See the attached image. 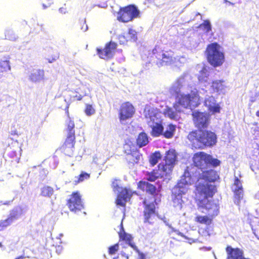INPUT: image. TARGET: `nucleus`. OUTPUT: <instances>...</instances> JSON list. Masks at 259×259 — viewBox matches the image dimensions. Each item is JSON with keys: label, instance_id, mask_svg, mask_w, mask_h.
Listing matches in <instances>:
<instances>
[{"label": "nucleus", "instance_id": "2eb2a0df", "mask_svg": "<svg viewBox=\"0 0 259 259\" xmlns=\"http://www.w3.org/2000/svg\"><path fill=\"white\" fill-rule=\"evenodd\" d=\"M67 205L71 211L76 212L83 208L81 196L78 192L73 193L68 200Z\"/></svg>", "mask_w": 259, "mask_h": 259}, {"label": "nucleus", "instance_id": "a211bd4d", "mask_svg": "<svg viewBox=\"0 0 259 259\" xmlns=\"http://www.w3.org/2000/svg\"><path fill=\"white\" fill-rule=\"evenodd\" d=\"M116 46L117 45L115 42L110 41L106 45L103 50L98 49V54L100 58L104 60L109 59L113 57Z\"/></svg>", "mask_w": 259, "mask_h": 259}, {"label": "nucleus", "instance_id": "f03ea898", "mask_svg": "<svg viewBox=\"0 0 259 259\" xmlns=\"http://www.w3.org/2000/svg\"><path fill=\"white\" fill-rule=\"evenodd\" d=\"M193 159L195 166L198 169L193 174L192 176L189 173V178H193L194 182L197 179L196 184L201 179L207 181L210 184L214 182L219 178L218 174L214 170L211 169L206 170L211 166L219 165L220 164L219 160L213 158L211 156L204 152L195 153Z\"/></svg>", "mask_w": 259, "mask_h": 259}, {"label": "nucleus", "instance_id": "c9c22d12", "mask_svg": "<svg viewBox=\"0 0 259 259\" xmlns=\"http://www.w3.org/2000/svg\"><path fill=\"white\" fill-rule=\"evenodd\" d=\"M200 27L203 28L207 33H208L211 29V24L208 20H205L202 24H200Z\"/></svg>", "mask_w": 259, "mask_h": 259}, {"label": "nucleus", "instance_id": "4468645a", "mask_svg": "<svg viewBox=\"0 0 259 259\" xmlns=\"http://www.w3.org/2000/svg\"><path fill=\"white\" fill-rule=\"evenodd\" d=\"M135 112L134 106L129 102L121 104L119 110V119L121 123H124L127 119L132 118Z\"/></svg>", "mask_w": 259, "mask_h": 259}, {"label": "nucleus", "instance_id": "3c124183", "mask_svg": "<svg viewBox=\"0 0 259 259\" xmlns=\"http://www.w3.org/2000/svg\"><path fill=\"white\" fill-rule=\"evenodd\" d=\"M157 50H156V49H154V50H153V54H156V53H157Z\"/></svg>", "mask_w": 259, "mask_h": 259}, {"label": "nucleus", "instance_id": "58836bf2", "mask_svg": "<svg viewBox=\"0 0 259 259\" xmlns=\"http://www.w3.org/2000/svg\"><path fill=\"white\" fill-rule=\"evenodd\" d=\"M119 249L118 244H116L109 248V253L110 254H114Z\"/></svg>", "mask_w": 259, "mask_h": 259}, {"label": "nucleus", "instance_id": "4d7b16f0", "mask_svg": "<svg viewBox=\"0 0 259 259\" xmlns=\"http://www.w3.org/2000/svg\"><path fill=\"white\" fill-rule=\"evenodd\" d=\"M59 11L61 12H63V9L62 8H60L59 9Z\"/></svg>", "mask_w": 259, "mask_h": 259}, {"label": "nucleus", "instance_id": "8fccbe9b", "mask_svg": "<svg viewBox=\"0 0 259 259\" xmlns=\"http://www.w3.org/2000/svg\"><path fill=\"white\" fill-rule=\"evenodd\" d=\"M172 230L173 231L175 232H177L178 234H181V233L179 232L178 231L176 230H175L174 228H172Z\"/></svg>", "mask_w": 259, "mask_h": 259}, {"label": "nucleus", "instance_id": "2f4dec72", "mask_svg": "<svg viewBox=\"0 0 259 259\" xmlns=\"http://www.w3.org/2000/svg\"><path fill=\"white\" fill-rule=\"evenodd\" d=\"M5 36L6 38L11 40H15L17 38V36L15 34L13 30L10 29L6 30Z\"/></svg>", "mask_w": 259, "mask_h": 259}, {"label": "nucleus", "instance_id": "49530a36", "mask_svg": "<svg viewBox=\"0 0 259 259\" xmlns=\"http://www.w3.org/2000/svg\"><path fill=\"white\" fill-rule=\"evenodd\" d=\"M51 4H49V6H46L45 4H42V7L44 9H46L47 8L50 7L51 6Z\"/></svg>", "mask_w": 259, "mask_h": 259}, {"label": "nucleus", "instance_id": "a19ab883", "mask_svg": "<svg viewBox=\"0 0 259 259\" xmlns=\"http://www.w3.org/2000/svg\"><path fill=\"white\" fill-rule=\"evenodd\" d=\"M119 39L120 44H124L125 41H126V36L125 35H120L119 37Z\"/></svg>", "mask_w": 259, "mask_h": 259}, {"label": "nucleus", "instance_id": "7c9ffc66", "mask_svg": "<svg viewBox=\"0 0 259 259\" xmlns=\"http://www.w3.org/2000/svg\"><path fill=\"white\" fill-rule=\"evenodd\" d=\"M126 40L136 41L137 39V32L132 29H130L128 33L125 34Z\"/></svg>", "mask_w": 259, "mask_h": 259}, {"label": "nucleus", "instance_id": "de8ad7c7", "mask_svg": "<svg viewBox=\"0 0 259 259\" xmlns=\"http://www.w3.org/2000/svg\"><path fill=\"white\" fill-rule=\"evenodd\" d=\"M10 204V201H7L3 203V204H4V205H9Z\"/></svg>", "mask_w": 259, "mask_h": 259}, {"label": "nucleus", "instance_id": "20e7f679", "mask_svg": "<svg viewBox=\"0 0 259 259\" xmlns=\"http://www.w3.org/2000/svg\"><path fill=\"white\" fill-rule=\"evenodd\" d=\"M144 115L148 125L151 128V135L154 137L161 135L164 130L161 123L162 113L157 108L147 105L144 109Z\"/></svg>", "mask_w": 259, "mask_h": 259}, {"label": "nucleus", "instance_id": "f704fd0d", "mask_svg": "<svg viewBox=\"0 0 259 259\" xmlns=\"http://www.w3.org/2000/svg\"><path fill=\"white\" fill-rule=\"evenodd\" d=\"M84 112L87 115L91 116L95 114V109L92 105L86 104Z\"/></svg>", "mask_w": 259, "mask_h": 259}, {"label": "nucleus", "instance_id": "603ef678", "mask_svg": "<svg viewBox=\"0 0 259 259\" xmlns=\"http://www.w3.org/2000/svg\"><path fill=\"white\" fill-rule=\"evenodd\" d=\"M256 116L259 117V110L256 112Z\"/></svg>", "mask_w": 259, "mask_h": 259}, {"label": "nucleus", "instance_id": "37998d69", "mask_svg": "<svg viewBox=\"0 0 259 259\" xmlns=\"http://www.w3.org/2000/svg\"><path fill=\"white\" fill-rule=\"evenodd\" d=\"M88 29V25L84 23V24L83 25V26L81 27V30H82L83 31L85 32L87 31Z\"/></svg>", "mask_w": 259, "mask_h": 259}, {"label": "nucleus", "instance_id": "72a5a7b5", "mask_svg": "<svg viewBox=\"0 0 259 259\" xmlns=\"http://www.w3.org/2000/svg\"><path fill=\"white\" fill-rule=\"evenodd\" d=\"M13 222L11 221V219L8 218L5 220H2L0 221V231L3 230L7 227L10 225Z\"/></svg>", "mask_w": 259, "mask_h": 259}, {"label": "nucleus", "instance_id": "a878e982", "mask_svg": "<svg viewBox=\"0 0 259 259\" xmlns=\"http://www.w3.org/2000/svg\"><path fill=\"white\" fill-rule=\"evenodd\" d=\"M137 142L140 147L145 146L148 143V139L147 135L144 133L140 134L137 138Z\"/></svg>", "mask_w": 259, "mask_h": 259}, {"label": "nucleus", "instance_id": "c756f323", "mask_svg": "<svg viewBox=\"0 0 259 259\" xmlns=\"http://www.w3.org/2000/svg\"><path fill=\"white\" fill-rule=\"evenodd\" d=\"M54 192L53 189L51 187L45 186L41 190V195L45 197H51Z\"/></svg>", "mask_w": 259, "mask_h": 259}, {"label": "nucleus", "instance_id": "423d86ee", "mask_svg": "<svg viewBox=\"0 0 259 259\" xmlns=\"http://www.w3.org/2000/svg\"><path fill=\"white\" fill-rule=\"evenodd\" d=\"M188 139L195 148L201 149L204 146L211 147L217 143L216 135L210 131H197L190 133Z\"/></svg>", "mask_w": 259, "mask_h": 259}, {"label": "nucleus", "instance_id": "09e8293b", "mask_svg": "<svg viewBox=\"0 0 259 259\" xmlns=\"http://www.w3.org/2000/svg\"><path fill=\"white\" fill-rule=\"evenodd\" d=\"M62 236H63V234H60L59 235V236L57 237V238L58 239H61V237H62Z\"/></svg>", "mask_w": 259, "mask_h": 259}, {"label": "nucleus", "instance_id": "a18cd8bd", "mask_svg": "<svg viewBox=\"0 0 259 259\" xmlns=\"http://www.w3.org/2000/svg\"><path fill=\"white\" fill-rule=\"evenodd\" d=\"M93 161L95 163H97V164H99V163L98 161V157H97V156H95V157H94Z\"/></svg>", "mask_w": 259, "mask_h": 259}, {"label": "nucleus", "instance_id": "ea45409f", "mask_svg": "<svg viewBox=\"0 0 259 259\" xmlns=\"http://www.w3.org/2000/svg\"><path fill=\"white\" fill-rule=\"evenodd\" d=\"M133 157V161L134 162L137 163L140 159L141 155L138 152H134L131 155Z\"/></svg>", "mask_w": 259, "mask_h": 259}, {"label": "nucleus", "instance_id": "79ce46f5", "mask_svg": "<svg viewBox=\"0 0 259 259\" xmlns=\"http://www.w3.org/2000/svg\"><path fill=\"white\" fill-rule=\"evenodd\" d=\"M127 244H128V245L131 246L134 250H136L138 252H139L138 248L134 243H132L131 241L128 242Z\"/></svg>", "mask_w": 259, "mask_h": 259}, {"label": "nucleus", "instance_id": "1a4fd4ad", "mask_svg": "<svg viewBox=\"0 0 259 259\" xmlns=\"http://www.w3.org/2000/svg\"><path fill=\"white\" fill-rule=\"evenodd\" d=\"M206 54L208 61L214 67L222 65L224 62V54L221 47L217 43H212L208 46Z\"/></svg>", "mask_w": 259, "mask_h": 259}, {"label": "nucleus", "instance_id": "f3484780", "mask_svg": "<svg viewBox=\"0 0 259 259\" xmlns=\"http://www.w3.org/2000/svg\"><path fill=\"white\" fill-rule=\"evenodd\" d=\"M232 190L234 194V202L239 205L243 197V189L241 182L236 177H235Z\"/></svg>", "mask_w": 259, "mask_h": 259}, {"label": "nucleus", "instance_id": "4c0bfd02", "mask_svg": "<svg viewBox=\"0 0 259 259\" xmlns=\"http://www.w3.org/2000/svg\"><path fill=\"white\" fill-rule=\"evenodd\" d=\"M89 177H90V175L88 174L85 173V172L81 173L80 175L79 178L78 179L77 183H79V182L83 181L84 180L88 179L89 178ZM75 182H76V181L75 180Z\"/></svg>", "mask_w": 259, "mask_h": 259}, {"label": "nucleus", "instance_id": "473e14b6", "mask_svg": "<svg viewBox=\"0 0 259 259\" xmlns=\"http://www.w3.org/2000/svg\"><path fill=\"white\" fill-rule=\"evenodd\" d=\"M196 220L201 224L209 225L211 223V220L207 216H198Z\"/></svg>", "mask_w": 259, "mask_h": 259}, {"label": "nucleus", "instance_id": "aec40b11", "mask_svg": "<svg viewBox=\"0 0 259 259\" xmlns=\"http://www.w3.org/2000/svg\"><path fill=\"white\" fill-rule=\"evenodd\" d=\"M198 68H201V70L199 71V73L198 75V79L199 81L201 83H203L205 86L207 84H209V82H208V76H209V72L208 69L209 67L205 66L204 65H199Z\"/></svg>", "mask_w": 259, "mask_h": 259}, {"label": "nucleus", "instance_id": "39448f33", "mask_svg": "<svg viewBox=\"0 0 259 259\" xmlns=\"http://www.w3.org/2000/svg\"><path fill=\"white\" fill-rule=\"evenodd\" d=\"M193 183V178H189V172L185 170L178 184L172 189L171 199L174 207L182 208L183 203L182 195L187 192L188 186Z\"/></svg>", "mask_w": 259, "mask_h": 259}, {"label": "nucleus", "instance_id": "9d476101", "mask_svg": "<svg viewBox=\"0 0 259 259\" xmlns=\"http://www.w3.org/2000/svg\"><path fill=\"white\" fill-rule=\"evenodd\" d=\"M139 15V11L133 5H130L120 10L117 18L119 21L127 22L137 18Z\"/></svg>", "mask_w": 259, "mask_h": 259}, {"label": "nucleus", "instance_id": "c85d7f7f", "mask_svg": "<svg viewBox=\"0 0 259 259\" xmlns=\"http://www.w3.org/2000/svg\"><path fill=\"white\" fill-rule=\"evenodd\" d=\"M161 158V155L159 152H156L151 155L149 162L151 165L154 166Z\"/></svg>", "mask_w": 259, "mask_h": 259}, {"label": "nucleus", "instance_id": "6ab92c4d", "mask_svg": "<svg viewBox=\"0 0 259 259\" xmlns=\"http://www.w3.org/2000/svg\"><path fill=\"white\" fill-rule=\"evenodd\" d=\"M74 123L73 121L71 120L70 117H68L67 120V132L68 136L65 146L67 148H72L73 147V141L74 140Z\"/></svg>", "mask_w": 259, "mask_h": 259}, {"label": "nucleus", "instance_id": "f8f14e48", "mask_svg": "<svg viewBox=\"0 0 259 259\" xmlns=\"http://www.w3.org/2000/svg\"><path fill=\"white\" fill-rule=\"evenodd\" d=\"M174 53L171 51H161L155 55L156 58L159 60L157 64L159 67L175 64L177 58L174 57Z\"/></svg>", "mask_w": 259, "mask_h": 259}, {"label": "nucleus", "instance_id": "13d9d810", "mask_svg": "<svg viewBox=\"0 0 259 259\" xmlns=\"http://www.w3.org/2000/svg\"><path fill=\"white\" fill-rule=\"evenodd\" d=\"M2 246V244L1 243H0V247H1Z\"/></svg>", "mask_w": 259, "mask_h": 259}, {"label": "nucleus", "instance_id": "c03bdc74", "mask_svg": "<svg viewBox=\"0 0 259 259\" xmlns=\"http://www.w3.org/2000/svg\"><path fill=\"white\" fill-rule=\"evenodd\" d=\"M139 258L138 259H145V255L142 253L139 252Z\"/></svg>", "mask_w": 259, "mask_h": 259}, {"label": "nucleus", "instance_id": "7ed1b4c3", "mask_svg": "<svg viewBox=\"0 0 259 259\" xmlns=\"http://www.w3.org/2000/svg\"><path fill=\"white\" fill-rule=\"evenodd\" d=\"M196 197L198 209L203 213L212 217L217 215L219 207L217 203L211 202L208 198L212 197L215 191V187L204 179H200L196 184Z\"/></svg>", "mask_w": 259, "mask_h": 259}, {"label": "nucleus", "instance_id": "6e6d98bb", "mask_svg": "<svg viewBox=\"0 0 259 259\" xmlns=\"http://www.w3.org/2000/svg\"><path fill=\"white\" fill-rule=\"evenodd\" d=\"M180 59H182L183 60V61H184L185 60L184 57H181V58H180Z\"/></svg>", "mask_w": 259, "mask_h": 259}, {"label": "nucleus", "instance_id": "bb28decb", "mask_svg": "<svg viewBox=\"0 0 259 259\" xmlns=\"http://www.w3.org/2000/svg\"><path fill=\"white\" fill-rule=\"evenodd\" d=\"M175 130L176 126L172 124H169L163 132V136L166 138H170L173 136Z\"/></svg>", "mask_w": 259, "mask_h": 259}, {"label": "nucleus", "instance_id": "9b49d317", "mask_svg": "<svg viewBox=\"0 0 259 259\" xmlns=\"http://www.w3.org/2000/svg\"><path fill=\"white\" fill-rule=\"evenodd\" d=\"M112 187L115 192L119 193L116 201V204L121 206H125V203L130 200L132 196L131 191L119 187L117 181L113 182Z\"/></svg>", "mask_w": 259, "mask_h": 259}, {"label": "nucleus", "instance_id": "dca6fc26", "mask_svg": "<svg viewBox=\"0 0 259 259\" xmlns=\"http://www.w3.org/2000/svg\"><path fill=\"white\" fill-rule=\"evenodd\" d=\"M194 121L198 128H205L209 123V115L204 112L194 111L193 112Z\"/></svg>", "mask_w": 259, "mask_h": 259}, {"label": "nucleus", "instance_id": "6e6552de", "mask_svg": "<svg viewBox=\"0 0 259 259\" xmlns=\"http://www.w3.org/2000/svg\"><path fill=\"white\" fill-rule=\"evenodd\" d=\"M140 187L143 190L146 191L147 192L149 193L151 195L150 200L146 199L144 203L145 205V209L144 210V215L145 219L148 220L150 218L151 214L154 213L155 209V205L154 202L156 203V199L155 198V194L156 193V189L154 186L149 184L147 182H141L140 184Z\"/></svg>", "mask_w": 259, "mask_h": 259}, {"label": "nucleus", "instance_id": "864d4df0", "mask_svg": "<svg viewBox=\"0 0 259 259\" xmlns=\"http://www.w3.org/2000/svg\"><path fill=\"white\" fill-rule=\"evenodd\" d=\"M81 98H81V96H79L78 97V98H77V100H80L81 99Z\"/></svg>", "mask_w": 259, "mask_h": 259}, {"label": "nucleus", "instance_id": "f257e3e1", "mask_svg": "<svg viewBox=\"0 0 259 259\" xmlns=\"http://www.w3.org/2000/svg\"><path fill=\"white\" fill-rule=\"evenodd\" d=\"M191 76L185 74L175 82L169 89L170 94L177 95L174 104L175 109L183 111L184 109L195 108L199 104L200 97L196 89L189 87Z\"/></svg>", "mask_w": 259, "mask_h": 259}, {"label": "nucleus", "instance_id": "5fc2aeb1", "mask_svg": "<svg viewBox=\"0 0 259 259\" xmlns=\"http://www.w3.org/2000/svg\"><path fill=\"white\" fill-rule=\"evenodd\" d=\"M16 259H23V257L22 256H19L18 257V258H16Z\"/></svg>", "mask_w": 259, "mask_h": 259}, {"label": "nucleus", "instance_id": "e433bc0d", "mask_svg": "<svg viewBox=\"0 0 259 259\" xmlns=\"http://www.w3.org/2000/svg\"><path fill=\"white\" fill-rule=\"evenodd\" d=\"M119 236L123 240L125 241L127 243L132 241V236L130 234L125 233L124 232H120Z\"/></svg>", "mask_w": 259, "mask_h": 259}, {"label": "nucleus", "instance_id": "ddd939ff", "mask_svg": "<svg viewBox=\"0 0 259 259\" xmlns=\"http://www.w3.org/2000/svg\"><path fill=\"white\" fill-rule=\"evenodd\" d=\"M200 93L205 96L204 104L209 112L211 114H215L220 112L221 107L219 104L216 103V101L212 96L208 95L206 94L207 91L203 89L200 91Z\"/></svg>", "mask_w": 259, "mask_h": 259}, {"label": "nucleus", "instance_id": "5701e85b", "mask_svg": "<svg viewBox=\"0 0 259 259\" xmlns=\"http://www.w3.org/2000/svg\"><path fill=\"white\" fill-rule=\"evenodd\" d=\"M182 111H178L176 110L175 109L174 106L173 108L166 107L164 109H163V114L170 119L178 120L180 117L179 114Z\"/></svg>", "mask_w": 259, "mask_h": 259}, {"label": "nucleus", "instance_id": "0eeeda50", "mask_svg": "<svg viewBox=\"0 0 259 259\" xmlns=\"http://www.w3.org/2000/svg\"><path fill=\"white\" fill-rule=\"evenodd\" d=\"M165 162L158 165V170L157 172L154 171L150 175L147 179L149 181H154L160 176L162 177L164 175H169L177 162L176 154L174 150H169L166 153Z\"/></svg>", "mask_w": 259, "mask_h": 259}, {"label": "nucleus", "instance_id": "4be33fe9", "mask_svg": "<svg viewBox=\"0 0 259 259\" xmlns=\"http://www.w3.org/2000/svg\"><path fill=\"white\" fill-rule=\"evenodd\" d=\"M44 71L41 69H33L29 75V80L33 82H38L44 79Z\"/></svg>", "mask_w": 259, "mask_h": 259}, {"label": "nucleus", "instance_id": "412c9836", "mask_svg": "<svg viewBox=\"0 0 259 259\" xmlns=\"http://www.w3.org/2000/svg\"><path fill=\"white\" fill-rule=\"evenodd\" d=\"M227 259H246L243 256V252L238 248H233L228 246L226 248Z\"/></svg>", "mask_w": 259, "mask_h": 259}, {"label": "nucleus", "instance_id": "393cba45", "mask_svg": "<svg viewBox=\"0 0 259 259\" xmlns=\"http://www.w3.org/2000/svg\"><path fill=\"white\" fill-rule=\"evenodd\" d=\"M11 67L9 61L8 60H2L0 61V79L2 77V73L10 70Z\"/></svg>", "mask_w": 259, "mask_h": 259}, {"label": "nucleus", "instance_id": "b1692460", "mask_svg": "<svg viewBox=\"0 0 259 259\" xmlns=\"http://www.w3.org/2000/svg\"><path fill=\"white\" fill-rule=\"evenodd\" d=\"M214 92L219 94H224L226 90V86L221 80H215L212 82L211 86Z\"/></svg>", "mask_w": 259, "mask_h": 259}, {"label": "nucleus", "instance_id": "bf43d9fd", "mask_svg": "<svg viewBox=\"0 0 259 259\" xmlns=\"http://www.w3.org/2000/svg\"><path fill=\"white\" fill-rule=\"evenodd\" d=\"M215 259H217V257H216V256H215Z\"/></svg>", "mask_w": 259, "mask_h": 259}, {"label": "nucleus", "instance_id": "cd10ccee", "mask_svg": "<svg viewBox=\"0 0 259 259\" xmlns=\"http://www.w3.org/2000/svg\"><path fill=\"white\" fill-rule=\"evenodd\" d=\"M21 209L19 207L14 208L10 212L9 218L11 219V221L13 222L17 220L21 215Z\"/></svg>", "mask_w": 259, "mask_h": 259}]
</instances>
